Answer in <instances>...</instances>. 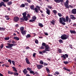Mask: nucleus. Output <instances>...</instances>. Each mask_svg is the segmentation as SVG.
I'll use <instances>...</instances> for the list:
<instances>
[{"label": "nucleus", "instance_id": "nucleus-41", "mask_svg": "<svg viewBox=\"0 0 76 76\" xmlns=\"http://www.w3.org/2000/svg\"><path fill=\"white\" fill-rule=\"evenodd\" d=\"M33 20H34V21H35L36 19H37V17L35 16H34V17L32 18Z\"/></svg>", "mask_w": 76, "mask_h": 76}, {"label": "nucleus", "instance_id": "nucleus-30", "mask_svg": "<svg viewBox=\"0 0 76 76\" xmlns=\"http://www.w3.org/2000/svg\"><path fill=\"white\" fill-rule=\"evenodd\" d=\"M20 19L21 20L20 22H23V21H25L24 18H23L22 17L21 18H20Z\"/></svg>", "mask_w": 76, "mask_h": 76}, {"label": "nucleus", "instance_id": "nucleus-31", "mask_svg": "<svg viewBox=\"0 0 76 76\" xmlns=\"http://www.w3.org/2000/svg\"><path fill=\"white\" fill-rule=\"evenodd\" d=\"M29 22H32V23H33V22H35V21L33 19H31L29 20Z\"/></svg>", "mask_w": 76, "mask_h": 76}, {"label": "nucleus", "instance_id": "nucleus-60", "mask_svg": "<svg viewBox=\"0 0 76 76\" xmlns=\"http://www.w3.org/2000/svg\"><path fill=\"white\" fill-rule=\"evenodd\" d=\"M27 18H30V17H31V15H29V14H27Z\"/></svg>", "mask_w": 76, "mask_h": 76}, {"label": "nucleus", "instance_id": "nucleus-39", "mask_svg": "<svg viewBox=\"0 0 76 76\" xmlns=\"http://www.w3.org/2000/svg\"><path fill=\"white\" fill-rule=\"evenodd\" d=\"M27 70H28V71H30L32 70V69L29 68V67H28L27 68Z\"/></svg>", "mask_w": 76, "mask_h": 76}, {"label": "nucleus", "instance_id": "nucleus-20", "mask_svg": "<svg viewBox=\"0 0 76 76\" xmlns=\"http://www.w3.org/2000/svg\"><path fill=\"white\" fill-rule=\"evenodd\" d=\"M38 26H40V27H41V28H42V27L44 26L42 24V23H38Z\"/></svg>", "mask_w": 76, "mask_h": 76}, {"label": "nucleus", "instance_id": "nucleus-35", "mask_svg": "<svg viewBox=\"0 0 76 76\" xmlns=\"http://www.w3.org/2000/svg\"><path fill=\"white\" fill-rule=\"evenodd\" d=\"M31 37V35L30 34H28L26 36V38H30Z\"/></svg>", "mask_w": 76, "mask_h": 76}, {"label": "nucleus", "instance_id": "nucleus-25", "mask_svg": "<svg viewBox=\"0 0 76 76\" xmlns=\"http://www.w3.org/2000/svg\"><path fill=\"white\" fill-rule=\"evenodd\" d=\"M5 18H6V19L7 20H9L10 19V18H9V16L7 15L5 16Z\"/></svg>", "mask_w": 76, "mask_h": 76}, {"label": "nucleus", "instance_id": "nucleus-54", "mask_svg": "<svg viewBox=\"0 0 76 76\" xmlns=\"http://www.w3.org/2000/svg\"><path fill=\"white\" fill-rule=\"evenodd\" d=\"M58 51L59 53H61V49H59L58 50Z\"/></svg>", "mask_w": 76, "mask_h": 76}, {"label": "nucleus", "instance_id": "nucleus-29", "mask_svg": "<svg viewBox=\"0 0 76 76\" xmlns=\"http://www.w3.org/2000/svg\"><path fill=\"white\" fill-rule=\"evenodd\" d=\"M20 30L21 31H23L24 30V28L23 27H21L20 28Z\"/></svg>", "mask_w": 76, "mask_h": 76}, {"label": "nucleus", "instance_id": "nucleus-59", "mask_svg": "<svg viewBox=\"0 0 76 76\" xmlns=\"http://www.w3.org/2000/svg\"><path fill=\"white\" fill-rule=\"evenodd\" d=\"M29 47L28 46H26V50H28V49H29Z\"/></svg>", "mask_w": 76, "mask_h": 76}, {"label": "nucleus", "instance_id": "nucleus-50", "mask_svg": "<svg viewBox=\"0 0 76 76\" xmlns=\"http://www.w3.org/2000/svg\"><path fill=\"white\" fill-rule=\"evenodd\" d=\"M47 7L49 9H52V7L50 5H48Z\"/></svg>", "mask_w": 76, "mask_h": 76}, {"label": "nucleus", "instance_id": "nucleus-15", "mask_svg": "<svg viewBox=\"0 0 76 76\" xmlns=\"http://www.w3.org/2000/svg\"><path fill=\"white\" fill-rule=\"evenodd\" d=\"M25 60L27 64H30V62H29V59H28V58H26Z\"/></svg>", "mask_w": 76, "mask_h": 76}, {"label": "nucleus", "instance_id": "nucleus-47", "mask_svg": "<svg viewBox=\"0 0 76 76\" xmlns=\"http://www.w3.org/2000/svg\"><path fill=\"white\" fill-rule=\"evenodd\" d=\"M8 62L10 63V64H12V60L11 59H9L8 60Z\"/></svg>", "mask_w": 76, "mask_h": 76}, {"label": "nucleus", "instance_id": "nucleus-19", "mask_svg": "<svg viewBox=\"0 0 76 76\" xmlns=\"http://www.w3.org/2000/svg\"><path fill=\"white\" fill-rule=\"evenodd\" d=\"M70 33H71V34H75L76 33V31H73V30H70Z\"/></svg>", "mask_w": 76, "mask_h": 76}, {"label": "nucleus", "instance_id": "nucleus-36", "mask_svg": "<svg viewBox=\"0 0 76 76\" xmlns=\"http://www.w3.org/2000/svg\"><path fill=\"white\" fill-rule=\"evenodd\" d=\"M25 4H21V5L20 6V7H25Z\"/></svg>", "mask_w": 76, "mask_h": 76}, {"label": "nucleus", "instance_id": "nucleus-33", "mask_svg": "<svg viewBox=\"0 0 76 76\" xmlns=\"http://www.w3.org/2000/svg\"><path fill=\"white\" fill-rule=\"evenodd\" d=\"M53 13H54V14H55V15H56V13H57V11H56V10H53Z\"/></svg>", "mask_w": 76, "mask_h": 76}, {"label": "nucleus", "instance_id": "nucleus-11", "mask_svg": "<svg viewBox=\"0 0 76 76\" xmlns=\"http://www.w3.org/2000/svg\"><path fill=\"white\" fill-rule=\"evenodd\" d=\"M37 67L38 69H41L43 67V66L42 65H37Z\"/></svg>", "mask_w": 76, "mask_h": 76}, {"label": "nucleus", "instance_id": "nucleus-63", "mask_svg": "<svg viewBox=\"0 0 76 76\" xmlns=\"http://www.w3.org/2000/svg\"><path fill=\"white\" fill-rule=\"evenodd\" d=\"M28 3H25L24 4L26 6H28Z\"/></svg>", "mask_w": 76, "mask_h": 76}, {"label": "nucleus", "instance_id": "nucleus-9", "mask_svg": "<svg viewBox=\"0 0 76 76\" xmlns=\"http://www.w3.org/2000/svg\"><path fill=\"white\" fill-rule=\"evenodd\" d=\"M13 20L15 22H18L19 20V18L18 17H15L14 18Z\"/></svg>", "mask_w": 76, "mask_h": 76}, {"label": "nucleus", "instance_id": "nucleus-53", "mask_svg": "<svg viewBox=\"0 0 76 76\" xmlns=\"http://www.w3.org/2000/svg\"><path fill=\"white\" fill-rule=\"evenodd\" d=\"M12 63L13 64L14 66H15V61H12Z\"/></svg>", "mask_w": 76, "mask_h": 76}, {"label": "nucleus", "instance_id": "nucleus-44", "mask_svg": "<svg viewBox=\"0 0 76 76\" xmlns=\"http://www.w3.org/2000/svg\"><path fill=\"white\" fill-rule=\"evenodd\" d=\"M39 54H41L42 55H44V53H42V51H39Z\"/></svg>", "mask_w": 76, "mask_h": 76}, {"label": "nucleus", "instance_id": "nucleus-38", "mask_svg": "<svg viewBox=\"0 0 76 76\" xmlns=\"http://www.w3.org/2000/svg\"><path fill=\"white\" fill-rule=\"evenodd\" d=\"M63 63H64L65 64H68L69 63V62L67 61H64V62H63Z\"/></svg>", "mask_w": 76, "mask_h": 76}, {"label": "nucleus", "instance_id": "nucleus-8", "mask_svg": "<svg viewBox=\"0 0 76 76\" xmlns=\"http://www.w3.org/2000/svg\"><path fill=\"white\" fill-rule=\"evenodd\" d=\"M54 1L55 2H56V3H60L61 2V4H63V3H63L64 2V1L63 0H54Z\"/></svg>", "mask_w": 76, "mask_h": 76}, {"label": "nucleus", "instance_id": "nucleus-42", "mask_svg": "<svg viewBox=\"0 0 76 76\" xmlns=\"http://www.w3.org/2000/svg\"><path fill=\"white\" fill-rule=\"evenodd\" d=\"M10 38L9 37H5L4 38L5 40H9L10 39Z\"/></svg>", "mask_w": 76, "mask_h": 76}, {"label": "nucleus", "instance_id": "nucleus-64", "mask_svg": "<svg viewBox=\"0 0 76 76\" xmlns=\"http://www.w3.org/2000/svg\"><path fill=\"white\" fill-rule=\"evenodd\" d=\"M12 44H15V41L14 40H12Z\"/></svg>", "mask_w": 76, "mask_h": 76}, {"label": "nucleus", "instance_id": "nucleus-37", "mask_svg": "<svg viewBox=\"0 0 76 76\" xmlns=\"http://www.w3.org/2000/svg\"><path fill=\"white\" fill-rule=\"evenodd\" d=\"M8 74H10V75H13V72H11V71H9L8 72Z\"/></svg>", "mask_w": 76, "mask_h": 76}, {"label": "nucleus", "instance_id": "nucleus-28", "mask_svg": "<svg viewBox=\"0 0 76 76\" xmlns=\"http://www.w3.org/2000/svg\"><path fill=\"white\" fill-rule=\"evenodd\" d=\"M7 4L9 6H10V5H11L12 4V1H9L7 3Z\"/></svg>", "mask_w": 76, "mask_h": 76}, {"label": "nucleus", "instance_id": "nucleus-21", "mask_svg": "<svg viewBox=\"0 0 76 76\" xmlns=\"http://www.w3.org/2000/svg\"><path fill=\"white\" fill-rule=\"evenodd\" d=\"M22 15H23V17H25L26 16V12H25L22 13Z\"/></svg>", "mask_w": 76, "mask_h": 76}, {"label": "nucleus", "instance_id": "nucleus-34", "mask_svg": "<svg viewBox=\"0 0 76 76\" xmlns=\"http://www.w3.org/2000/svg\"><path fill=\"white\" fill-rule=\"evenodd\" d=\"M50 23H51L52 25H54L55 23V21L54 20H53L52 21H50Z\"/></svg>", "mask_w": 76, "mask_h": 76}, {"label": "nucleus", "instance_id": "nucleus-1", "mask_svg": "<svg viewBox=\"0 0 76 76\" xmlns=\"http://www.w3.org/2000/svg\"><path fill=\"white\" fill-rule=\"evenodd\" d=\"M69 19V18L68 16H66L65 17V19L64 17L60 18H59V23L63 25H65L66 23L64 22H66H66H68Z\"/></svg>", "mask_w": 76, "mask_h": 76}, {"label": "nucleus", "instance_id": "nucleus-58", "mask_svg": "<svg viewBox=\"0 0 76 76\" xmlns=\"http://www.w3.org/2000/svg\"><path fill=\"white\" fill-rule=\"evenodd\" d=\"M71 19H72V20H75V19H76V18L75 17V16H74V17H72V18H71Z\"/></svg>", "mask_w": 76, "mask_h": 76}, {"label": "nucleus", "instance_id": "nucleus-6", "mask_svg": "<svg viewBox=\"0 0 76 76\" xmlns=\"http://www.w3.org/2000/svg\"><path fill=\"white\" fill-rule=\"evenodd\" d=\"M62 55L61 56V57L62 58V59L63 61H64L66 60V58H68V57H69V55L67 54H62Z\"/></svg>", "mask_w": 76, "mask_h": 76}, {"label": "nucleus", "instance_id": "nucleus-17", "mask_svg": "<svg viewBox=\"0 0 76 76\" xmlns=\"http://www.w3.org/2000/svg\"><path fill=\"white\" fill-rule=\"evenodd\" d=\"M46 70L48 73H50V70L48 68L46 67Z\"/></svg>", "mask_w": 76, "mask_h": 76}, {"label": "nucleus", "instance_id": "nucleus-32", "mask_svg": "<svg viewBox=\"0 0 76 76\" xmlns=\"http://www.w3.org/2000/svg\"><path fill=\"white\" fill-rule=\"evenodd\" d=\"M59 42H60V44H61V43H63V41L61 39H60L59 40Z\"/></svg>", "mask_w": 76, "mask_h": 76}, {"label": "nucleus", "instance_id": "nucleus-27", "mask_svg": "<svg viewBox=\"0 0 76 76\" xmlns=\"http://www.w3.org/2000/svg\"><path fill=\"white\" fill-rule=\"evenodd\" d=\"M63 69H64V70H66L67 71H68V72H70V70H69L67 69H66V67H64L63 68Z\"/></svg>", "mask_w": 76, "mask_h": 76}, {"label": "nucleus", "instance_id": "nucleus-40", "mask_svg": "<svg viewBox=\"0 0 76 76\" xmlns=\"http://www.w3.org/2000/svg\"><path fill=\"white\" fill-rule=\"evenodd\" d=\"M39 63L41 64H43L44 62H43V61H42V60H40L39 61Z\"/></svg>", "mask_w": 76, "mask_h": 76}, {"label": "nucleus", "instance_id": "nucleus-48", "mask_svg": "<svg viewBox=\"0 0 76 76\" xmlns=\"http://www.w3.org/2000/svg\"><path fill=\"white\" fill-rule=\"evenodd\" d=\"M36 7H37V8L38 9V10H39V11H40V7H39V6H38L37 5L36 6Z\"/></svg>", "mask_w": 76, "mask_h": 76}, {"label": "nucleus", "instance_id": "nucleus-12", "mask_svg": "<svg viewBox=\"0 0 76 76\" xmlns=\"http://www.w3.org/2000/svg\"><path fill=\"white\" fill-rule=\"evenodd\" d=\"M71 12L72 14H74V15L76 14V9H73Z\"/></svg>", "mask_w": 76, "mask_h": 76}, {"label": "nucleus", "instance_id": "nucleus-10", "mask_svg": "<svg viewBox=\"0 0 76 76\" xmlns=\"http://www.w3.org/2000/svg\"><path fill=\"white\" fill-rule=\"evenodd\" d=\"M4 6V7H6V5L4 4V2L1 1L0 3V7H2V6Z\"/></svg>", "mask_w": 76, "mask_h": 76}, {"label": "nucleus", "instance_id": "nucleus-62", "mask_svg": "<svg viewBox=\"0 0 76 76\" xmlns=\"http://www.w3.org/2000/svg\"><path fill=\"white\" fill-rule=\"evenodd\" d=\"M69 46L70 47V48H71V49H72V48H72V45H69Z\"/></svg>", "mask_w": 76, "mask_h": 76}, {"label": "nucleus", "instance_id": "nucleus-55", "mask_svg": "<svg viewBox=\"0 0 76 76\" xmlns=\"http://www.w3.org/2000/svg\"><path fill=\"white\" fill-rule=\"evenodd\" d=\"M75 16L73 15H70V17L71 18V19H72V18H73Z\"/></svg>", "mask_w": 76, "mask_h": 76}, {"label": "nucleus", "instance_id": "nucleus-3", "mask_svg": "<svg viewBox=\"0 0 76 76\" xmlns=\"http://www.w3.org/2000/svg\"><path fill=\"white\" fill-rule=\"evenodd\" d=\"M64 6L66 9H69V8H73V6L71 5H69V0H66V2L64 4Z\"/></svg>", "mask_w": 76, "mask_h": 76}, {"label": "nucleus", "instance_id": "nucleus-23", "mask_svg": "<svg viewBox=\"0 0 76 76\" xmlns=\"http://www.w3.org/2000/svg\"><path fill=\"white\" fill-rule=\"evenodd\" d=\"M13 74L14 75V76H18L19 75V74L18 73V72H13Z\"/></svg>", "mask_w": 76, "mask_h": 76}, {"label": "nucleus", "instance_id": "nucleus-43", "mask_svg": "<svg viewBox=\"0 0 76 76\" xmlns=\"http://www.w3.org/2000/svg\"><path fill=\"white\" fill-rule=\"evenodd\" d=\"M5 3H7V2H8L9 0H2Z\"/></svg>", "mask_w": 76, "mask_h": 76}, {"label": "nucleus", "instance_id": "nucleus-26", "mask_svg": "<svg viewBox=\"0 0 76 76\" xmlns=\"http://www.w3.org/2000/svg\"><path fill=\"white\" fill-rule=\"evenodd\" d=\"M3 47H4V44L3 43H2L1 45H0V48H1V49H3Z\"/></svg>", "mask_w": 76, "mask_h": 76}, {"label": "nucleus", "instance_id": "nucleus-46", "mask_svg": "<svg viewBox=\"0 0 76 76\" xmlns=\"http://www.w3.org/2000/svg\"><path fill=\"white\" fill-rule=\"evenodd\" d=\"M58 15L59 16V17H61V16H62V15H61V14L60 13H58Z\"/></svg>", "mask_w": 76, "mask_h": 76}, {"label": "nucleus", "instance_id": "nucleus-49", "mask_svg": "<svg viewBox=\"0 0 76 76\" xmlns=\"http://www.w3.org/2000/svg\"><path fill=\"white\" fill-rule=\"evenodd\" d=\"M29 3H31V2L32 1L31 0H26Z\"/></svg>", "mask_w": 76, "mask_h": 76}, {"label": "nucleus", "instance_id": "nucleus-18", "mask_svg": "<svg viewBox=\"0 0 76 76\" xmlns=\"http://www.w3.org/2000/svg\"><path fill=\"white\" fill-rule=\"evenodd\" d=\"M12 69H13V71H14V72H18V71H17V70H16V69L15 67L12 66Z\"/></svg>", "mask_w": 76, "mask_h": 76}, {"label": "nucleus", "instance_id": "nucleus-13", "mask_svg": "<svg viewBox=\"0 0 76 76\" xmlns=\"http://www.w3.org/2000/svg\"><path fill=\"white\" fill-rule=\"evenodd\" d=\"M23 72L24 74V75H26L27 73H28V71L26 70V69H25L23 71Z\"/></svg>", "mask_w": 76, "mask_h": 76}, {"label": "nucleus", "instance_id": "nucleus-56", "mask_svg": "<svg viewBox=\"0 0 76 76\" xmlns=\"http://www.w3.org/2000/svg\"><path fill=\"white\" fill-rule=\"evenodd\" d=\"M55 73L56 74V75H60V73H59V72L57 71Z\"/></svg>", "mask_w": 76, "mask_h": 76}, {"label": "nucleus", "instance_id": "nucleus-22", "mask_svg": "<svg viewBox=\"0 0 76 76\" xmlns=\"http://www.w3.org/2000/svg\"><path fill=\"white\" fill-rule=\"evenodd\" d=\"M24 18V20H25V21H27L28 20V17H26H26H23Z\"/></svg>", "mask_w": 76, "mask_h": 76}, {"label": "nucleus", "instance_id": "nucleus-7", "mask_svg": "<svg viewBox=\"0 0 76 76\" xmlns=\"http://www.w3.org/2000/svg\"><path fill=\"white\" fill-rule=\"evenodd\" d=\"M31 10H35L36 12V13H38V9L36 7L34 9V5H33L31 6L30 7Z\"/></svg>", "mask_w": 76, "mask_h": 76}, {"label": "nucleus", "instance_id": "nucleus-52", "mask_svg": "<svg viewBox=\"0 0 76 76\" xmlns=\"http://www.w3.org/2000/svg\"><path fill=\"white\" fill-rule=\"evenodd\" d=\"M36 55V53H34L33 54V57H34V58H35V56Z\"/></svg>", "mask_w": 76, "mask_h": 76}, {"label": "nucleus", "instance_id": "nucleus-45", "mask_svg": "<svg viewBox=\"0 0 76 76\" xmlns=\"http://www.w3.org/2000/svg\"><path fill=\"white\" fill-rule=\"evenodd\" d=\"M30 73H31V74H33V73H34V71H32V70H31L30 71Z\"/></svg>", "mask_w": 76, "mask_h": 76}, {"label": "nucleus", "instance_id": "nucleus-51", "mask_svg": "<svg viewBox=\"0 0 76 76\" xmlns=\"http://www.w3.org/2000/svg\"><path fill=\"white\" fill-rule=\"evenodd\" d=\"M35 43H36V44H38V40H36L35 41Z\"/></svg>", "mask_w": 76, "mask_h": 76}, {"label": "nucleus", "instance_id": "nucleus-57", "mask_svg": "<svg viewBox=\"0 0 76 76\" xmlns=\"http://www.w3.org/2000/svg\"><path fill=\"white\" fill-rule=\"evenodd\" d=\"M43 65L44 66H48V64L47 63L46 64L45 63L43 64Z\"/></svg>", "mask_w": 76, "mask_h": 76}, {"label": "nucleus", "instance_id": "nucleus-14", "mask_svg": "<svg viewBox=\"0 0 76 76\" xmlns=\"http://www.w3.org/2000/svg\"><path fill=\"white\" fill-rule=\"evenodd\" d=\"M46 13L48 15H50V10L49 9H48V8H46Z\"/></svg>", "mask_w": 76, "mask_h": 76}, {"label": "nucleus", "instance_id": "nucleus-4", "mask_svg": "<svg viewBox=\"0 0 76 76\" xmlns=\"http://www.w3.org/2000/svg\"><path fill=\"white\" fill-rule=\"evenodd\" d=\"M69 36L67 35L66 34H64L61 36V38L62 40H66V39H67V38H69Z\"/></svg>", "mask_w": 76, "mask_h": 76}, {"label": "nucleus", "instance_id": "nucleus-24", "mask_svg": "<svg viewBox=\"0 0 76 76\" xmlns=\"http://www.w3.org/2000/svg\"><path fill=\"white\" fill-rule=\"evenodd\" d=\"M14 39H16L17 41H18V40H19V38L18 37H14Z\"/></svg>", "mask_w": 76, "mask_h": 76}, {"label": "nucleus", "instance_id": "nucleus-61", "mask_svg": "<svg viewBox=\"0 0 76 76\" xmlns=\"http://www.w3.org/2000/svg\"><path fill=\"white\" fill-rule=\"evenodd\" d=\"M46 52V50H45H45H44L42 51V52L43 53H45Z\"/></svg>", "mask_w": 76, "mask_h": 76}, {"label": "nucleus", "instance_id": "nucleus-2", "mask_svg": "<svg viewBox=\"0 0 76 76\" xmlns=\"http://www.w3.org/2000/svg\"><path fill=\"white\" fill-rule=\"evenodd\" d=\"M45 48V50L47 51H50L51 50L50 48L49 47V45L46 44L44 42H43L42 44V46L40 47V49L44 50V47Z\"/></svg>", "mask_w": 76, "mask_h": 76}, {"label": "nucleus", "instance_id": "nucleus-16", "mask_svg": "<svg viewBox=\"0 0 76 76\" xmlns=\"http://www.w3.org/2000/svg\"><path fill=\"white\" fill-rule=\"evenodd\" d=\"M21 32L22 34H23L24 36L26 35V31H21Z\"/></svg>", "mask_w": 76, "mask_h": 76}, {"label": "nucleus", "instance_id": "nucleus-5", "mask_svg": "<svg viewBox=\"0 0 76 76\" xmlns=\"http://www.w3.org/2000/svg\"><path fill=\"white\" fill-rule=\"evenodd\" d=\"M7 44L8 46H6V48L9 49H11L13 46H15L16 44H10V43H7Z\"/></svg>", "mask_w": 76, "mask_h": 76}]
</instances>
